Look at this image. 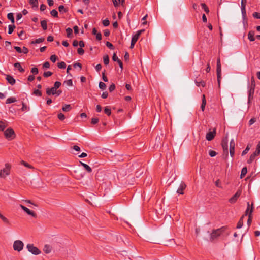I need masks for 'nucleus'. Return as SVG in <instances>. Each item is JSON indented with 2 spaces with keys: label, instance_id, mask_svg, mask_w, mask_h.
Here are the masks:
<instances>
[{
  "label": "nucleus",
  "instance_id": "nucleus-7",
  "mask_svg": "<svg viewBox=\"0 0 260 260\" xmlns=\"http://www.w3.org/2000/svg\"><path fill=\"white\" fill-rule=\"evenodd\" d=\"M260 154V146H257L256 150L252 154L249 159L247 160L248 164H251L255 159V157L258 156Z\"/></svg>",
  "mask_w": 260,
  "mask_h": 260
},
{
  "label": "nucleus",
  "instance_id": "nucleus-41",
  "mask_svg": "<svg viewBox=\"0 0 260 260\" xmlns=\"http://www.w3.org/2000/svg\"><path fill=\"white\" fill-rule=\"evenodd\" d=\"M50 14L51 15L54 17H58V12L57 11L55 10V9H53L52 10V11H51L50 12Z\"/></svg>",
  "mask_w": 260,
  "mask_h": 260
},
{
  "label": "nucleus",
  "instance_id": "nucleus-15",
  "mask_svg": "<svg viewBox=\"0 0 260 260\" xmlns=\"http://www.w3.org/2000/svg\"><path fill=\"white\" fill-rule=\"evenodd\" d=\"M139 38V37H138V35H136V34L133 36L131 41L130 48L132 49L134 48V45L136 42L137 41V40H138Z\"/></svg>",
  "mask_w": 260,
  "mask_h": 260
},
{
  "label": "nucleus",
  "instance_id": "nucleus-16",
  "mask_svg": "<svg viewBox=\"0 0 260 260\" xmlns=\"http://www.w3.org/2000/svg\"><path fill=\"white\" fill-rule=\"evenodd\" d=\"M6 80L12 85H14L15 83V80L11 75H7Z\"/></svg>",
  "mask_w": 260,
  "mask_h": 260
},
{
  "label": "nucleus",
  "instance_id": "nucleus-40",
  "mask_svg": "<svg viewBox=\"0 0 260 260\" xmlns=\"http://www.w3.org/2000/svg\"><path fill=\"white\" fill-rule=\"evenodd\" d=\"M66 32H67V36L68 38H70L71 37V35L72 34L73 30L70 28H68L66 29Z\"/></svg>",
  "mask_w": 260,
  "mask_h": 260
},
{
  "label": "nucleus",
  "instance_id": "nucleus-12",
  "mask_svg": "<svg viewBox=\"0 0 260 260\" xmlns=\"http://www.w3.org/2000/svg\"><path fill=\"white\" fill-rule=\"evenodd\" d=\"M186 187V185L185 184V183L183 182H181L178 189L177 190V192L180 194H183V190L185 189Z\"/></svg>",
  "mask_w": 260,
  "mask_h": 260
},
{
  "label": "nucleus",
  "instance_id": "nucleus-60",
  "mask_svg": "<svg viewBox=\"0 0 260 260\" xmlns=\"http://www.w3.org/2000/svg\"><path fill=\"white\" fill-rule=\"evenodd\" d=\"M106 45L110 49H114L113 45L110 42H107L106 43Z\"/></svg>",
  "mask_w": 260,
  "mask_h": 260
},
{
  "label": "nucleus",
  "instance_id": "nucleus-9",
  "mask_svg": "<svg viewBox=\"0 0 260 260\" xmlns=\"http://www.w3.org/2000/svg\"><path fill=\"white\" fill-rule=\"evenodd\" d=\"M20 207L28 215H31V216L34 217H36V214L33 211L29 210L28 208H27V207H26L25 206H24L21 204L20 205Z\"/></svg>",
  "mask_w": 260,
  "mask_h": 260
},
{
  "label": "nucleus",
  "instance_id": "nucleus-49",
  "mask_svg": "<svg viewBox=\"0 0 260 260\" xmlns=\"http://www.w3.org/2000/svg\"><path fill=\"white\" fill-rule=\"evenodd\" d=\"M250 209H251V208H250L249 202H248L247 203V209H246V212H245V215H249Z\"/></svg>",
  "mask_w": 260,
  "mask_h": 260
},
{
  "label": "nucleus",
  "instance_id": "nucleus-1",
  "mask_svg": "<svg viewBox=\"0 0 260 260\" xmlns=\"http://www.w3.org/2000/svg\"><path fill=\"white\" fill-rule=\"evenodd\" d=\"M226 230V226H222L220 228L213 230L210 234V240L213 241L219 237Z\"/></svg>",
  "mask_w": 260,
  "mask_h": 260
},
{
  "label": "nucleus",
  "instance_id": "nucleus-5",
  "mask_svg": "<svg viewBox=\"0 0 260 260\" xmlns=\"http://www.w3.org/2000/svg\"><path fill=\"white\" fill-rule=\"evenodd\" d=\"M217 81L218 83L219 86L220 84V81L221 79V66L220 63V58H218L217 60Z\"/></svg>",
  "mask_w": 260,
  "mask_h": 260
},
{
  "label": "nucleus",
  "instance_id": "nucleus-36",
  "mask_svg": "<svg viewBox=\"0 0 260 260\" xmlns=\"http://www.w3.org/2000/svg\"><path fill=\"white\" fill-rule=\"evenodd\" d=\"M58 10L60 13H65L67 11V10L64 8V6L60 5L58 7Z\"/></svg>",
  "mask_w": 260,
  "mask_h": 260
},
{
  "label": "nucleus",
  "instance_id": "nucleus-24",
  "mask_svg": "<svg viewBox=\"0 0 260 260\" xmlns=\"http://www.w3.org/2000/svg\"><path fill=\"white\" fill-rule=\"evenodd\" d=\"M16 99L14 97H10L7 99L6 103L7 104L14 103L16 101Z\"/></svg>",
  "mask_w": 260,
  "mask_h": 260
},
{
  "label": "nucleus",
  "instance_id": "nucleus-29",
  "mask_svg": "<svg viewBox=\"0 0 260 260\" xmlns=\"http://www.w3.org/2000/svg\"><path fill=\"white\" fill-rule=\"evenodd\" d=\"M7 18L11 21L12 23H14V18L12 13H9L7 15Z\"/></svg>",
  "mask_w": 260,
  "mask_h": 260
},
{
  "label": "nucleus",
  "instance_id": "nucleus-39",
  "mask_svg": "<svg viewBox=\"0 0 260 260\" xmlns=\"http://www.w3.org/2000/svg\"><path fill=\"white\" fill-rule=\"evenodd\" d=\"M57 66L60 69H64L66 67V65L64 62L61 61L60 62L58 63Z\"/></svg>",
  "mask_w": 260,
  "mask_h": 260
},
{
  "label": "nucleus",
  "instance_id": "nucleus-20",
  "mask_svg": "<svg viewBox=\"0 0 260 260\" xmlns=\"http://www.w3.org/2000/svg\"><path fill=\"white\" fill-rule=\"evenodd\" d=\"M0 218L5 224H6L7 225H10V222L9 220L7 218L5 217L4 215H3L1 213H0Z\"/></svg>",
  "mask_w": 260,
  "mask_h": 260
},
{
  "label": "nucleus",
  "instance_id": "nucleus-23",
  "mask_svg": "<svg viewBox=\"0 0 260 260\" xmlns=\"http://www.w3.org/2000/svg\"><path fill=\"white\" fill-rule=\"evenodd\" d=\"M244 217V215L242 216L239 219V220L237 223V229H240L242 227L243 224V219Z\"/></svg>",
  "mask_w": 260,
  "mask_h": 260
},
{
  "label": "nucleus",
  "instance_id": "nucleus-37",
  "mask_svg": "<svg viewBox=\"0 0 260 260\" xmlns=\"http://www.w3.org/2000/svg\"><path fill=\"white\" fill-rule=\"evenodd\" d=\"M201 5L202 8L204 10V11L207 13H208L209 12V10L208 7L207 6V5L205 4L202 3Z\"/></svg>",
  "mask_w": 260,
  "mask_h": 260
},
{
  "label": "nucleus",
  "instance_id": "nucleus-55",
  "mask_svg": "<svg viewBox=\"0 0 260 260\" xmlns=\"http://www.w3.org/2000/svg\"><path fill=\"white\" fill-rule=\"evenodd\" d=\"M255 83L254 79L253 77H252L251 80L250 87L255 88Z\"/></svg>",
  "mask_w": 260,
  "mask_h": 260
},
{
  "label": "nucleus",
  "instance_id": "nucleus-34",
  "mask_svg": "<svg viewBox=\"0 0 260 260\" xmlns=\"http://www.w3.org/2000/svg\"><path fill=\"white\" fill-rule=\"evenodd\" d=\"M103 61L105 64L107 65L109 62V56L106 55L103 57Z\"/></svg>",
  "mask_w": 260,
  "mask_h": 260
},
{
  "label": "nucleus",
  "instance_id": "nucleus-58",
  "mask_svg": "<svg viewBox=\"0 0 260 260\" xmlns=\"http://www.w3.org/2000/svg\"><path fill=\"white\" fill-rule=\"evenodd\" d=\"M31 73L35 74H37L38 73V69L36 67H34L31 70Z\"/></svg>",
  "mask_w": 260,
  "mask_h": 260
},
{
  "label": "nucleus",
  "instance_id": "nucleus-35",
  "mask_svg": "<svg viewBox=\"0 0 260 260\" xmlns=\"http://www.w3.org/2000/svg\"><path fill=\"white\" fill-rule=\"evenodd\" d=\"M21 164L22 165H24L25 167H26L27 168H30V169H33L34 168V167L31 165H29L28 163H27V162H25V161H24L23 160H22L21 161Z\"/></svg>",
  "mask_w": 260,
  "mask_h": 260
},
{
  "label": "nucleus",
  "instance_id": "nucleus-28",
  "mask_svg": "<svg viewBox=\"0 0 260 260\" xmlns=\"http://www.w3.org/2000/svg\"><path fill=\"white\" fill-rule=\"evenodd\" d=\"M71 105L70 104H66L62 107V110L64 112H68L71 110Z\"/></svg>",
  "mask_w": 260,
  "mask_h": 260
},
{
  "label": "nucleus",
  "instance_id": "nucleus-47",
  "mask_svg": "<svg viewBox=\"0 0 260 260\" xmlns=\"http://www.w3.org/2000/svg\"><path fill=\"white\" fill-rule=\"evenodd\" d=\"M34 94L38 96H41L42 95V93L39 89H35L34 91Z\"/></svg>",
  "mask_w": 260,
  "mask_h": 260
},
{
  "label": "nucleus",
  "instance_id": "nucleus-33",
  "mask_svg": "<svg viewBox=\"0 0 260 260\" xmlns=\"http://www.w3.org/2000/svg\"><path fill=\"white\" fill-rule=\"evenodd\" d=\"M250 147H251L250 145L248 144L247 146L246 149L244 151H243V152H242V156H244L245 154H246L248 153V152L249 151Z\"/></svg>",
  "mask_w": 260,
  "mask_h": 260
},
{
  "label": "nucleus",
  "instance_id": "nucleus-8",
  "mask_svg": "<svg viewBox=\"0 0 260 260\" xmlns=\"http://www.w3.org/2000/svg\"><path fill=\"white\" fill-rule=\"evenodd\" d=\"M241 193L242 190L241 189H238L236 193L229 200V202L231 204H234L236 203L241 194Z\"/></svg>",
  "mask_w": 260,
  "mask_h": 260
},
{
  "label": "nucleus",
  "instance_id": "nucleus-2",
  "mask_svg": "<svg viewBox=\"0 0 260 260\" xmlns=\"http://www.w3.org/2000/svg\"><path fill=\"white\" fill-rule=\"evenodd\" d=\"M11 166L10 164L6 163L5 165V168L0 170V177L2 178H6L10 174Z\"/></svg>",
  "mask_w": 260,
  "mask_h": 260
},
{
  "label": "nucleus",
  "instance_id": "nucleus-45",
  "mask_svg": "<svg viewBox=\"0 0 260 260\" xmlns=\"http://www.w3.org/2000/svg\"><path fill=\"white\" fill-rule=\"evenodd\" d=\"M61 82H60L59 81H56L55 82L53 87L54 88H56L57 89L58 88H59V87L61 86Z\"/></svg>",
  "mask_w": 260,
  "mask_h": 260
},
{
  "label": "nucleus",
  "instance_id": "nucleus-11",
  "mask_svg": "<svg viewBox=\"0 0 260 260\" xmlns=\"http://www.w3.org/2000/svg\"><path fill=\"white\" fill-rule=\"evenodd\" d=\"M221 146L224 152L228 153V139L225 138L222 140Z\"/></svg>",
  "mask_w": 260,
  "mask_h": 260
},
{
  "label": "nucleus",
  "instance_id": "nucleus-14",
  "mask_svg": "<svg viewBox=\"0 0 260 260\" xmlns=\"http://www.w3.org/2000/svg\"><path fill=\"white\" fill-rule=\"evenodd\" d=\"M57 91V89L54 88L53 87L51 88H47L46 89V94L48 95H55L56 93V92Z\"/></svg>",
  "mask_w": 260,
  "mask_h": 260
},
{
  "label": "nucleus",
  "instance_id": "nucleus-44",
  "mask_svg": "<svg viewBox=\"0 0 260 260\" xmlns=\"http://www.w3.org/2000/svg\"><path fill=\"white\" fill-rule=\"evenodd\" d=\"M21 110L23 111H28L29 110V108L25 104H24V103H22V107Z\"/></svg>",
  "mask_w": 260,
  "mask_h": 260
},
{
  "label": "nucleus",
  "instance_id": "nucleus-64",
  "mask_svg": "<svg viewBox=\"0 0 260 260\" xmlns=\"http://www.w3.org/2000/svg\"><path fill=\"white\" fill-rule=\"evenodd\" d=\"M256 121L255 119L254 118H251L249 121V125H252Z\"/></svg>",
  "mask_w": 260,
  "mask_h": 260
},
{
  "label": "nucleus",
  "instance_id": "nucleus-27",
  "mask_svg": "<svg viewBox=\"0 0 260 260\" xmlns=\"http://www.w3.org/2000/svg\"><path fill=\"white\" fill-rule=\"evenodd\" d=\"M41 25L43 30H45L47 28V21L46 20H42L41 21Z\"/></svg>",
  "mask_w": 260,
  "mask_h": 260
},
{
  "label": "nucleus",
  "instance_id": "nucleus-18",
  "mask_svg": "<svg viewBox=\"0 0 260 260\" xmlns=\"http://www.w3.org/2000/svg\"><path fill=\"white\" fill-rule=\"evenodd\" d=\"M252 212H253V204H252L250 213L248 215V219L247 221V224L248 225H250V224H251V223L252 222Z\"/></svg>",
  "mask_w": 260,
  "mask_h": 260
},
{
  "label": "nucleus",
  "instance_id": "nucleus-53",
  "mask_svg": "<svg viewBox=\"0 0 260 260\" xmlns=\"http://www.w3.org/2000/svg\"><path fill=\"white\" fill-rule=\"evenodd\" d=\"M64 83L69 86H72L73 85V82L71 79L66 81Z\"/></svg>",
  "mask_w": 260,
  "mask_h": 260
},
{
  "label": "nucleus",
  "instance_id": "nucleus-56",
  "mask_svg": "<svg viewBox=\"0 0 260 260\" xmlns=\"http://www.w3.org/2000/svg\"><path fill=\"white\" fill-rule=\"evenodd\" d=\"M78 53L81 55H83L84 53V50L81 48H79L77 50Z\"/></svg>",
  "mask_w": 260,
  "mask_h": 260
},
{
  "label": "nucleus",
  "instance_id": "nucleus-10",
  "mask_svg": "<svg viewBox=\"0 0 260 260\" xmlns=\"http://www.w3.org/2000/svg\"><path fill=\"white\" fill-rule=\"evenodd\" d=\"M235 143L234 139H232L230 142V153L232 157H233L235 154Z\"/></svg>",
  "mask_w": 260,
  "mask_h": 260
},
{
  "label": "nucleus",
  "instance_id": "nucleus-25",
  "mask_svg": "<svg viewBox=\"0 0 260 260\" xmlns=\"http://www.w3.org/2000/svg\"><path fill=\"white\" fill-rule=\"evenodd\" d=\"M29 4L32 6V7H35L37 8L38 7V0H29Z\"/></svg>",
  "mask_w": 260,
  "mask_h": 260
},
{
  "label": "nucleus",
  "instance_id": "nucleus-26",
  "mask_svg": "<svg viewBox=\"0 0 260 260\" xmlns=\"http://www.w3.org/2000/svg\"><path fill=\"white\" fill-rule=\"evenodd\" d=\"M254 33L253 32H249L248 35V38L250 41H254L255 39L254 37Z\"/></svg>",
  "mask_w": 260,
  "mask_h": 260
},
{
  "label": "nucleus",
  "instance_id": "nucleus-13",
  "mask_svg": "<svg viewBox=\"0 0 260 260\" xmlns=\"http://www.w3.org/2000/svg\"><path fill=\"white\" fill-rule=\"evenodd\" d=\"M216 131L214 129L212 132H209L207 133L206 138L208 141H211L213 140L215 136Z\"/></svg>",
  "mask_w": 260,
  "mask_h": 260
},
{
  "label": "nucleus",
  "instance_id": "nucleus-42",
  "mask_svg": "<svg viewBox=\"0 0 260 260\" xmlns=\"http://www.w3.org/2000/svg\"><path fill=\"white\" fill-rule=\"evenodd\" d=\"M15 28V26L14 25H9V29H8V34H11L13 30H14V29Z\"/></svg>",
  "mask_w": 260,
  "mask_h": 260
},
{
  "label": "nucleus",
  "instance_id": "nucleus-61",
  "mask_svg": "<svg viewBox=\"0 0 260 260\" xmlns=\"http://www.w3.org/2000/svg\"><path fill=\"white\" fill-rule=\"evenodd\" d=\"M112 59L114 61H118V60H119L115 53L113 55Z\"/></svg>",
  "mask_w": 260,
  "mask_h": 260
},
{
  "label": "nucleus",
  "instance_id": "nucleus-30",
  "mask_svg": "<svg viewBox=\"0 0 260 260\" xmlns=\"http://www.w3.org/2000/svg\"><path fill=\"white\" fill-rule=\"evenodd\" d=\"M254 89H255V88L250 87V89L249 90V94H248V101H250V97L251 96H252L254 94Z\"/></svg>",
  "mask_w": 260,
  "mask_h": 260
},
{
  "label": "nucleus",
  "instance_id": "nucleus-19",
  "mask_svg": "<svg viewBox=\"0 0 260 260\" xmlns=\"http://www.w3.org/2000/svg\"><path fill=\"white\" fill-rule=\"evenodd\" d=\"M206 105V98H205V95H203L202 100V104H201V108L202 111H204Z\"/></svg>",
  "mask_w": 260,
  "mask_h": 260
},
{
  "label": "nucleus",
  "instance_id": "nucleus-51",
  "mask_svg": "<svg viewBox=\"0 0 260 260\" xmlns=\"http://www.w3.org/2000/svg\"><path fill=\"white\" fill-rule=\"evenodd\" d=\"M99 119L98 118H92L91 123L92 124H95L99 122Z\"/></svg>",
  "mask_w": 260,
  "mask_h": 260
},
{
  "label": "nucleus",
  "instance_id": "nucleus-31",
  "mask_svg": "<svg viewBox=\"0 0 260 260\" xmlns=\"http://www.w3.org/2000/svg\"><path fill=\"white\" fill-rule=\"evenodd\" d=\"M247 172V168L246 167H244L242 168V170H241V178H243L245 176V175L246 174Z\"/></svg>",
  "mask_w": 260,
  "mask_h": 260
},
{
  "label": "nucleus",
  "instance_id": "nucleus-48",
  "mask_svg": "<svg viewBox=\"0 0 260 260\" xmlns=\"http://www.w3.org/2000/svg\"><path fill=\"white\" fill-rule=\"evenodd\" d=\"M52 75V73L50 71H47L44 73L43 76L45 77H48Z\"/></svg>",
  "mask_w": 260,
  "mask_h": 260
},
{
  "label": "nucleus",
  "instance_id": "nucleus-32",
  "mask_svg": "<svg viewBox=\"0 0 260 260\" xmlns=\"http://www.w3.org/2000/svg\"><path fill=\"white\" fill-rule=\"evenodd\" d=\"M44 38H40L37 39H36L34 41H32V44H38L43 42L44 41Z\"/></svg>",
  "mask_w": 260,
  "mask_h": 260
},
{
  "label": "nucleus",
  "instance_id": "nucleus-50",
  "mask_svg": "<svg viewBox=\"0 0 260 260\" xmlns=\"http://www.w3.org/2000/svg\"><path fill=\"white\" fill-rule=\"evenodd\" d=\"M102 23L104 26H108L110 24L109 21L107 19L104 20Z\"/></svg>",
  "mask_w": 260,
  "mask_h": 260
},
{
  "label": "nucleus",
  "instance_id": "nucleus-21",
  "mask_svg": "<svg viewBox=\"0 0 260 260\" xmlns=\"http://www.w3.org/2000/svg\"><path fill=\"white\" fill-rule=\"evenodd\" d=\"M81 165L85 168V169L88 172V173H90L92 172V169L91 168V167L88 166V165L84 163V162H82L81 161H80Z\"/></svg>",
  "mask_w": 260,
  "mask_h": 260
},
{
  "label": "nucleus",
  "instance_id": "nucleus-52",
  "mask_svg": "<svg viewBox=\"0 0 260 260\" xmlns=\"http://www.w3.org/2000/svg\"><path fill=\"white\" fill-rule=\"evenodd\" d=\"M209 154L211 157H214L216 155L217 153L215 151L211 150L209 152Z\"/></svg>",
  "mask_w": 260,
  "mask_h": 260
},
{
  "label": "nucleus",
  "instance_id": "nucleus-17",
  "mask_svg": "<svg viewBox=\"0 0 260 260\" xmlns=\"http://www.w3.org/2000/svg\"><path fill=\"white\" fill-rule=\"evenodd\" d=\"M52 248L49 245H45L43 248L44 252L48 254L51 252Z\"/></svg>",
  "mask_w": 260,
  "mask_h": 260
},
{
  "label": "nucleus",
  "instance_id": "nucleus-3",
  "mask_svg": "<svg viewBox=\"0 0 260 260\" xmlns=\"http://www.w3.org/2000/svg\"><path fill=\"white\" fill-rule=\"evenodd\" d=\"M4 136L8 140H12L16 137L14 131L12 128H8L4 131Z\"/></svg>",
  "mask_w": 260,
  "mask_h": 260
},
{
  "label": "nucleus",
  "instance_id": "nucleus-22",
  "mask_svg": "<svg viewBox=\"0 0 260 260\" xmlns=\"http://www.w3.org/2000/svg\"><path fill=\"white\" fill-rule=\"evenodd\" d=\"M14 66L16 68H17L20 72L23 73L24 72V70L22 68V67L19 62L15 63L14 64Z\"/></svg>",
  "mask_w": 260,
  "mask_h": 260
},
{
  "label": "nucleus",
  "instance_id": "nucleus-59",
  "mask_svg": "<svg viewBox=\"0 0 260 260\" xmlns=\"http://www.w3.org/2000/svg\"><path fill=\"white\" fill-rule=\"evenodd\" d=\"M253 16L255 18L260 19V13L254 12L253 13Z\"/></svg>",
  "mask_w": 260,
  "mask_h": 260
},
{
  "label": "nucleus",
  "instance_id": "nucleus-6",
  "mask_svg": "<svg viewBox=\"0 0 260 260\" xmlns=\"http://www.w3.org/2000/svg\"><path fill=\"white\" fill-rule=\"evenodd\" d=\"M26 248L29 252L34 255H38L41 253V251L37 247L34 246L33 244H28Z\"/></svg>",
  "mask_w": 260,
  "mask_h": 260
},
{
  "label": "nucleus",
  "instance_id": "nucleus-4",
  "mask_svg": "<svg viewBox=\"0 0 260 260\" xmlns=\"http://www.w3.org/2000/svg\"><path fill=\"white\" fill-rule=\"evenodd\" d=\"M24 247V244L21 240H16L14 242L13 247L15 251H21Z\"/></svg>",
  "mask_w": 260,
  "mask_h": 260
},
{
  "label": "nucleus",
  "instance_id": "nucleus-46",
  "mask_svg": "<svg viewBox=\"0 0 260 260\" xmlns=\"http://www.w3.org/2000/svg\"><path fill=\"white\" fill-rule=\"evenodd\" d=\"M99 87H100V88H101V89H102V90H104V89H106V84H105L104 83H103V82H100L99 83Z\"/></svg>",
  "mask_w": 260,
  "mask_h": 260
},
{
  "label": "nucleus",
  "instance_id": "nucleus-57",
  "mask_svg": "<svg viewBox=\"0 0 260 260\" xmlns=\"http://www.w3.org/2000/svg\"><path fill=\"white\" fill-rule=\"evenodd\" d=\"M115 89V85L114 84H112L109 88V91L110 92H112L113 91H114Z\"/></svg>",
  "mask_w": 260,
  "mask_h": 260
},
{
  "label": "nucleus",
  "instance_id": "nucleus-63",
  "mask_svg": "<svg viewBox=\"0 0 260 260\" xmlns=\"http://www.w3.org/2000/svg\"><path fill=\"white\" fill-rule=\"evenodd\" d=\"M44 68H49L50 67V63L49 62L46 61L44 63L43 66Z\"/></svg>",
  "mask_w": 260,
  "mask_h": 260
},
{
  "label": "nucleus",
  "instance_id": "nucleus-54",
  "mask_svg": "<svg viewBox=\"0 0 260 260\" xmlns=\"http://www.w3.org/2000/svg\"><path fill=\"white\" fill-rule=\"evenodd\" d=\"M50 60L51 61H52L53 63L55 62V61L57 60V57L55 55H52L50 56Z\"/></svg>",
  "mask_w": 260,
  "mask_h": 260
},
{
  "label": "nucleus",
  "instance_id": "nucleus-43",
  "mask_svg": "<svg viewBox=\"0 0 260 260\" xmlns=\"http://www.w3.org/2000/svg\"><path fill=\"white\" fill-rule=\"evenodd\" d=\"M57 117L60 120H63L65 119V116L62 113H60L57 115Z\"/></svg>",
  "mask_w": 260,
  "mask_h": 260
},
{
  "label": "nucleus",
  "instance_id": "nucleus-38",
  "mask_svg": "<svg viewBox=\"0 0 260 260\" xmlns=\"http://www.w3.org/2000/svg\"><path fill=\"white\" fill-rule=\"evenodd\" d=\"M105 113L108 116L111 114V109L108 107H106L104 109Z\"/></svg>",
  "mask_w": 260,
  "mask_h": 260
},
{
  "label": "nucleus",
  "instance_id": "nucleus-62",
  "mask_svg": "<svg viewBox=\"0 0 260 260\" xmlns=\"http://www.w3.org/2000/svg\"><path fill=\"white\" fill-rule=\"evenodd\" d=\"M14 49L18 52V53H22V49L20 47H18V46H15L14 47Z\"/></svg>",
  "mask_w": 260,
  "mask_h": 260
}]
</instances>
